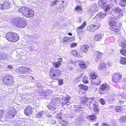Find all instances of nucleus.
Returning a JSON list of instances; mask_svg holds the SVG:
<instances>
[{
  "label": "nucleus",
  "instance_id": "obj_52",
  "mask_svg": "<svg viewBox=\"0 0 126 126\" xmlns=\"http://www.w3.org/2000/svg\"><path fill=\"white\" fill-rule=\"evenodd\" d=\"M61 113H59L57 114L56 116V118L57 119H61Z\"/></svg>",
  "mask_w": 126,
  "mask_h": 126
},
{
  "label": "nucleus",
  "instance_id": "obj_35",
  "mask_svg": "<svg viewBox=\"0 0 126 126\" xmlns=\"http://www.w3.org/2000/svg\"><path fill=\"white\" fill-rule=\"evenodd\" d=\"M79 86L82 89L85 90H87L88 89V86L84 84H80L79 85Z\"/></svg>",
  "mask_w": 126,
  "mask_h": 126
},
{
  "label": "nucleus",
  "instance_id": "obj_54",
  "mask_svg": "<svg viewBox=\"0 0 126 126\" xmlns=\"http://www.w3.org/2000/svg\"><path fill=\"white\" fill-rule=\"evenodd\" d=\"M93 98H87V102H89L90 103H92L93 102Z\"/></svg>",
  "mask_w": 126,
  "mask_h": 126
},
{
  "label": "nucleus",
  "instance_id": "obj_2",
  "mask_svg": "<svg viewBox=\"0 0 126 126\" xmlns=\"http://www.w3.org/2000/svg\"><path fill=\"white\" fill-rule=\"evenodd\" d=\"M6 37L9 41L12 42H16L19 39L18 34L13 32H10L6 34Z\"/></svg>",
  "mask_w": 126,
  "mask_h": 126
},
{
  "label": "nucleus",
  "instance_id": "obj_64",
  "mask_svg": "<svg viewBox=\"0 0 126 126\" xmlns=\"http://www.w3.org/2000/svg\"><path fill=\"white\" fill-rule=\"evenodd\" d=\"M123 82H126V78H124L122 80Z\"/></svg>",
  "mask_w": 126,
  "mask_h": 126
},
{
  "label": "nucleus",
  "instance_id": "obj_41",
  "mask_svg": "<svg viewBox=\"0 0 126 126\" xmlns=\"http://www.w3.org/2000/svg\"><path fill=\"white\" fill-rule=\"evenodd\" d=\"M87 98L85 97H84L82 98L81 102L82 103H85L87 102Z\"/></svg>",
  "mask_w": 126,
  "mask_h": 126
},
{
  "label": "nucleus",
  "instance_id": "obj_29",
  "mask_svg": "<svg viewBox=\"0 0 126 126\" xmlns=\"http://www.w3.org/2000/svg\"><path fill=\"white\" fill-rule=\"evenodd\" d=\"M119 62L121 64L126 65V58H121L120 59Z\"/></svg>",
  "mask_w": 126,
  "mask_h": 126
},
{
  "label": "nucleus",
  "instance_id": "obj_15",
  "mask_svg": "<svg viewBox=\"0 0 126 126\" xmlns=\"http://www.w3.org/2000/svg\"><path fill=\"white\" fill-rule=\"evenodd\" d=\"M16 114V111L14 110H9L8 113L6 114V116L8 118L11 119L14 117Z\"/></svg>",
  "mask_w": 126,
  "mask_h": 126
},
{
  "label": "nucleus",
  "instance_id": "obj_44",
  "mask_svg": "<svg viewBox=\"0 0 126 126\" xmlns=\"http://www.w3.org/2000/svg\"><path fill=\"white\" fill-rule=\"evenodd\" d=\"M67 98H67V97L66 98L67 99L66 100H64V102H63V104L67 105H68L70 104V103L69 102V99H70V97H68Z\"/></svg>",
  "mask_w": 126,
  "mask_h": 126
},
{
  "label": "nucleus",
  "instance_id": "obj_7",
  "mask_svg": "<svg viewBox=\"0 0 126 126\" xmlns=\"http://www.w3.org/2000/svg\"><path fill=\"white\" fill-rule=\"evenodd\" d=\"M112 80L115 83H118L121 80L122 75L120 73H115L112 77Z\"/></svg>",
  "mask_w": 126,
  "mask_h": 126
},
{
  "label": "nucleus",
  "instance_id": "obj_38",
  "mask_svg": "<svg viewBox=\"0 0 126 126\" xmlns=\"http://www.w3.org/2000/svg\"><path fill=\"white\" fill-rule=\"evenodd\" d=\"M61 100V99L60 97H56L53 98L52 100V102L54 103H56L58 101H60Z\"/></svg>",
  "mask_w": 126,
  "mask_h": 126
},
{
  "label": "nucleus",
  "instance_id": "obj_55",
  "mask_svg": "<svg viewBox=\"0 0 126 126\" xmlns=\"http://www.w3.org/2000/svg\"><path fill=\"white\" fill-rule=\"evenodd\" d=\"M75 38V37L74 36H73L72 37H69V39H68V42H70L71 41H73Z\"/></svg>",
  "mask_w": 126,
  "mask_h": 126
},
{
  "label": "nucleus",
  "instance_id": "obj_28",
  "mask_svg": "<svg viewBox=\"0 0 126 126\" xmlns=\"http://www.w3.org/2000/svg\"><path fill=\"white\" fill-rule=\"evenodd\" d=\"M61 62V61H59L57 62L55 61L54 62H52V65L55 67L58 68L61 65V63H60Z\"/></svg>",
  "mask_w": 126,
  "mask_h": 126
},
{
  "label": "nucleus",
  "instance_id": "obj_30",
  "mask_svg": "<svg viewBox=\"0 0 126 126\" xmlns=\"http://www.w3.org/2000/svg\"><path fill=\"white\" fill-rule=\"evenodd\" d=\"M119 4L121 7H123L126 6V0H120Z\"/></svg>",
  "mask_w": 126,
  "mask_h": 126
},
{
  "label": "nucleus",
  "instance_id": "obj_22",
  "mask_svg": "<svg viewBox=\"0 0 126 126\" xmlns=\"http://www.w3.org/2000/svg\"><path fill=\"white\" fill-rule=\"evenodd\" d=\"M113 6V5L111 4L106 6L104 9V11L105 12H107L108 11H109L110 12H111V11L112 9V8L111 7Z\"/></svg>",
  "mask_w": 126,
  "mask_h": 126
},
{
  "label": "nucleus",
  "instance_id": "obj_26",
  "mask_svg": "<svg viewBox=\"0 0 126 126\" xmlns=\"http://www.w3.org/2000/svg\"><path fill=\"white\" fill-rule=\"evenodd\" d=\"M119 45L121 47H123V48L124 47H126V42L125 41V40L123 39L122 40L120 41L119 43Z\"/></svg>",
  "mask_w": 126,
  "mask_h": 126
},
{
  "label": "nucleus",
  "instance_id": "obj_43",
  "mask_svg": "<svg viewBox=\"0 0 126 126\" xmlns=\"http://www.w3.org/2000/svg\"><path fill=\"white\" fill-rule=\"evenodd\" d=\"M86 25V22L85 21L84 22L83 24L81 25L78 28V29L79 30H80L84 28Z\"/></svg>",
  "mask_w": 126,
  "mask_h": 126
},
{
  "label": "nucleus",
  "instance_id": "obj_20",
  "mask_svg": "<svg viewBox=\"0 0 126 126\" xmlns=\"http://www.w3.org/2000/svg\"><path fill=\"white\" fill-rule=\"evenodd\" d=\"M94 38L95 41H99L102 39V36L101 34H98L94 35Z\"/></svg>",
  "mask_w": 126,
  "mask_h": 126
},
{
  "label": "nucleus",
  "instance_id": "obj_16",
  "mask_svg": "<svg viewBox=\"0 0 126 126\" xmlns=\"http://www.w3.org/2000/svg\"><path fill=\"white\" fill-rule=\"evenodd\" d=\"M32 109L31 106H28L25 110V114L29 116V115L32 114Z\"/></svg>",
  "mask_w": 126,
  "mask_h": 126
},
{
  "label": "nucleus",
  "instance_id": "obj_59",
  "mask_svg": "<svg viewBox=\"0 0 126 126\" xmlns=\"http://www.w3.org/2000/svg\"><path fill=\"white\" fill-rule=\"evenodd\" d=\"M68 39L69 37H65L63 39V40L66 42H68Z\"/></svg>",
  "mask_w": 126,
  "mask_h": 126
},
{
  "label": "nucleus",
  "instance_id": "obj_45",
  "mask_svg": "<svg viewBox=\"0 0 126 126\" xmlns=\"http://www.w3.org/2000/svg\"><path fill=\"white\" fill-rule=\"evenodd\" d=\"M46 94V95L47 96H48L49 95H51L52 94V91L49 90H46L45 91Z\"/></svg>",
  "mask_w": 126,
  "mask_h": 126
},
{
  "label": "nucleus",
  "instance_id": "obj_11",
  "mask_svg": "<svg viewBox=\"0 0 126 126\" xmlns=\"http://www.w3.org/2000/svg\"><path fill=\"white\" fill-rule=\"evenodd\" d=\"M90 74L91 78L93 79H97L98 80L97 82L96 81L95 84L97 85H99L100 84L101 80L99 79V77H97V75L96 73L95 72H92L90 73Z\"/></svg>",
  "mask_w": 126,
  "mask_h": 126
},
{
  "label": "nucleus",
  "instance_id": "obj_46",
  "mask_svg": "<svg viewBox=\"0 0 126 126\" xmlns=\"http://www.w3.org/2000/svg\"><path fill=\"white\" fill-rule=\"evenodd\" d=\"M106 64L104 63L100 64L98 68L99 69H101L105 68L106 67Z\"/></svg>",
  "mask_w": 126,
  "mask_h": 126
},
{
  "label": "nucleus",
  "instance_id": "obj_48",
  "mask_svg": "<svg viewBox=\"0 0 126 126\" xmlns=\"http://www.w3.org/2000/svg\"><path fill=\"white\" fill-rule=\"evenodd\" d=\"M36 86L39 89H42L43 88L42 86L41 85V84L40 83H36Z\"/></svg>",
  "mask_w": 126,
  "mask_h": 126
},
{
  "label": "nucleus",
  "instance_id": "obj_36",
  "mask_svg": "<svg viewBox=\"0 0 126 126\" xmlns=\"http://www.w3.org/2000/svg\"><path fill=\"white\" fill-rule=\"evenodd\" d=\"M98 5L100 6H101V7L103 8V7L102 6H103L105 5V4L106 3L104 2V1L100 0L98 1Z\"/></svg>",
  "mask_w": 126,
  "mask_h": 126
},
{
  "label": "nucleus",
  "instance_id": "obj_57",
  "mask_svg": "<svg viewBox=\"0 0 126 126\" xmlns=\"http://www.w3.org/2000/svg\"><path fill=\"white\" fill-rule=\"evenodd\" d=\"M61 124L63 125V126H65L67 124V123L64 121H61Z\"/></svg>",
  "mask_w": 126,
  "mask_h": 126
},
{
  "label": "nucleus",
  "instance_id": "obj_39",
  "mask_svg": "<svg viewBox=\"0 0 126 126\" xmlns=\"http://www.w3.org/2000/svg\"><path fill=\"white\" fill-rule=\"evenodd\" d=\"M58 2L57 0H55L51 1L50 4V6H51L56 5L58 4Z\"/></svg>",
  "mask_w": 126,
  "mask_h": 126
},
{
  "label": "nucleus",
  "instance_id": "obj_8",
  "mask_svg": "<svg viewBox=\"0 0 126 126\" xmlns=\"http://www.w3.org/2000/svg\"><path fill=\"white\" fill-rule=\"evenodd\" d=\"M109 85L108 84H103L100 87L99 93L100 94H104L110 88Z\"/></svg>",
  "mask_w": 126,
  "mask_h": 126
},
{
  "label": "nucleus",
  "instance_id": "obj_4",
  "mask_svg": "<svg viewBox=\"0 0 126 126\" xmlns=\"http://www.w3.org/2000/svg\"><path fill=\"white\" fill-rule=\"evenodd\" d=\"M50 77L54 79H58V76L60 75V71L58 69H56L53 68H51L49 72Z\"/></svg>",
  "mask_w": 126,
  "mask_h": 126
},
{
  "label": "nucleus",
  "instance_id": "obj_6",
  "mask_svg": "<svg viewBox=\"0 0 126 126\" xmlns=\"http://www.w3.org/2000/svg\"><path fill=\"white\" fill-rule=\"evenodd\" d=\"M3 83L6 85H9L14 82L12 77L10 75H7L3 78Z\"/></svg>",
  "mask_w": 126,
  "mask_h": 126
},
{
  "label": "nucleus",
  "instance_id": "obj_33",
  "mask_svg": "<svg viewBox=\"0 0 126 126\" xmlns=\"http://www.w3.org/2000/svg\"><path fill=\"white\" fill-rule=\"evenodd\" d=\"M39 92L40 93V95L42 97V98H45L46 96L45 91L43 90H38Z\"/></svg>",
  "mask_w": 126,
  "mask_h": 126
},
{
  "label": "nucleus",
  "instance_id": "obj_61",
  "mask_svg": "<svg viewBox=\"0 0 126 126\" xmlns=\"http://www.w3.org/2000/svg\"><path fill=\"white\" fill-rule=\"evenodd\" d=\"M42 114L41 113H39L38 115L36 116L37 118H40L42 116Z\"/></svg>",
  "mask_w": 126,
  "mask_h": 126
},
{
  "label": "nucleus",
  "instance_id": "obj_58",
  "mask_svg": "<svg viewBox=\"0 0 126 126\" xmlns=\"http://www.w3.org/2000/svg\"><path fill=\"white\" fill-rule=\"evenodd\" d=\"M4 113L3 111L2 110H0V121H1L0 118L2 117Z\"/></svg>",
  "mask_w": 126,
  "mask_h": 126
},
{
  "label": "nucleus",
  "instance_id": "obj_51",
  "mask_svg": "<svg viewBox=\"0 0 126 126\" xmlns=\"http://www.w3.org/2000/svg\"><path fill=\"white\" fill-rule=\"evenodd\" d=\"M21 121H15L14 122V125H15L18 126H20V124L21 123Z\"/></svg>",
  "mask_w": 126,
  "mask_h": 126
},
{
  "label": "nucleus",
  "instance_id": "obj_25",
  "mask_svg": "<svg viewBox=\"0 0 126 126\" xmlns=\"http://www.w3.org/2000/svg\"><path fill=\"white\" fill-rule=\"evenodd\" d=\"M7 57V55L3 53H0V60H6Z\"/></svg>",
  "mask_w": 126,
  "mask_h": 126
},
{
  "label": "nucleus",
  "instance_id": "obj_9",
  "mask_svg": "<svg viewBox=\"0 0 126 126\" xmlns=\"http://www.w3.org/2000/svg\"><path fill=\"white\" fill-rule=\"evenodd\" d=\"M87 13L90 15L92 16L93 14L98 11V8L96 5L90 7L87 9Z\"/></svg>",
  "mask_w": 126,
  "mask_h": 126
},
{
  "label": "nucleus",
  "instance_id": "obj_14",
  "mask_svg": "<svg viewBox=\"0 0 126 126\" xmlns=\"http://www.w3.org/2000/svg\"><path fill=\"white\" fill-rule=\"evenodd\" d=\"M105 16L104 13H100L97 14L94 17L92 18L93 21L95 22L97 21H99L100 20V19L103 18Z\"/></svg>",
  "mask_w": 126,
  "mask_h": 126
},
{
  "label": "nucleus",
  "instance_id": "obj_49",
  "mask_svg": "<svg viewBox=\"0 0 126 126\" xmlns=\"http://www.w3.org/2000/svg\"><path fill=\"white\" fill-rule=\"evenodd\" d=\"M75 10L78 12H81L82 11V9L81 8V7L78 6H77V7L76 8Z\"/></svg>",
  "mask_w": 126,
  "mask_h": 126
},
{
  "label": "nucleus",
  "instance_id": "obj_32",
  "mask_svg": "<svg viewBox=\"0 0 126 126\" xmlns=\"http://www.w3.org/2000/svg\"><path fill=\"white\" fill-rule=\"evenodd\" d=\"M115 110L118 112H122L124 109L122 107L120 106H117L115 107Z\"/></svg>",
  "mask_w": 126,
  "mask_h": 126
},
{
  "label": "nucleus",
  "instance_id": "obj_10",
  "mask_svg": "<svg viewBox=\"0 0 126 126\" xmlns=\"http://www.w3.org/2000/svg\"><path fill=\"white\" fill-rule=\"evenodd\" d=\"M31 69L27 67H22L17 70L18 74H26L30 73Z\"/></svg>",
  "mask_w": 126,
  "mask_h": 126
},
{
  "label": "nucleus",
  "instance_id": "obj_3",
  "mask_svg": "<svg viewBox=\"0 0 126 126\" xmlns=\"http://www.w3.org/2000/svg\"><path fill=\"white\" fill-rule=\"evenodd\" d=\"M50 77L54 79H58V76L60 75V71L58 69H56L53 68H51L49 72Z\"/></svg>",
  "mask_w": 126,
  "mask_h": 126
},
{
  "label": "nucleus",
  "instance_id": "obj_23",
  "mask_svg": "<svg viewBox=\"0 0 126 126\" xmlns=\"http://www.w3.org/2000/svg\"><path fill=\"white\" fill-rule=\"evenodd\" d=\"M116 20L114 19L113 17L110 19L109 23L111 26L116 25V22L115 21Z\"/></svg>",
  "mask_w": 126,
  "mask_h": 126
},
{
  "label": "nucleus",
  "instance_id": "obj_21",
  "mask_svg": "<svg viewBox=\"0 0 126 126\" xmlns=\"http://www.w3.org/2000/svg\"><path fill=\"white\" fill-rule=\"evenodd\" d=\"M110 28L112 31L116 32H118L120 30V29L119 27L117 26L116 25L111 26L110 27Z\"/></svg>",
  "mask_w": 126,
  "mask_h": 126
},
{
  "label": "nucleus",
  "instance_id": "obj_37",
  "mask_svg": "<svg viewBox=\"0 0 126 126\" xmlns=\"http://www.w3.org/2000/svg\"><path fill=\"white\" fill-rule=\"evenodd\" d=\"M73 53H74V56H75L78 57H81L78 51H77L76 50H74L73 51Z\"/></svg>",
  "mask_w": 126,
  "mask_h": 126
},
{
  "label": "nucleus",
  "instance_id": "obj_60",
  "mask_svg": "<svg viewBox=\"0 0 126 126\" xmlns=\"http://www.w3.org/2000/svg\"><path fill=\"white\" fill-rule=\"evenodd\" d=\"M77 44L76 43H73L71 44V47H74L77 45Z\"/></svg>",
  "mask_w": 126,
  "mask_h": 126
},
{
  "label": "nucleus",
  "instance_id": "obj_19",
  "mask_svg": "<svg viewBox=\"0 0 126 126\" xmlns=\"http://www.w3.org/2000/svg\"><path fill=\"white\" fill-rule=\"evenodd\" d=\"M93 106L94 107V110L96 113H98L99 111L98 105L97 102H94L93 104Z\"/></svg>",
  "mask_w": 126,
  "mask_h": 126
},
{
  "label": "nucleus",
  "instance_id": "obj_24",
  "mask_svg": "<svg viewBox=\"0 0 126 126\" xmlns=\"http://www.w3.org/2000/svg\"><path fill=\"white\" fill-rule=\"evenodd\" d=\"M87 118L90 121L94 120L96 118V116L95 114L90 115L87 117Z\"/></svg>",
  "mask_w": 126,
  "mask_h": 126
},
{
  "label": "nucleus",
  "instance_id": "obj_34",
  "mask_svg": "<svg viewBox=\"0 0 126 126\" xmlns=\"http://www.w3.org/2000/svg\"><path fill=\"white\" fill-rule=\"evenodd\" d=\"M119 121L123 123L126 122V116H123L121 117L119 119Z\"/></svg>",
  "mask_w": 126,
  "mask_h": 126
},
{
  "label": "nucleus",
  "instance_id": "obj_12",
  "mask_svg": "<svg viewBox=\"0 0 126 126\" xmlns=\"http://www.w3.org/2000/svg\"><path fill=\"white\" fill-rule=\"evenodd\" d=\"M100 24L99 23H95L94 24H92L90 25L89 26V29L88 30L91 31H94L98 29L100 27Z\"/></svg>",
  "mask_w": 126,
  "mask_h": 126
},
{
  "label": "nucleus",
  "instance_id": "obj_56",
  "mask_svg": "<svg viewBox=\"0 0 126 126\" xmlns=\"http://www.w3.org/2000/svg\"><path fill=\"white\" fill-rule=\"evenodd\" d=\"M63 79L58 80V84L59 85H61L63 83Z\"/></svg>",
  "mask_w": 126,
  "mask_h": 126
},
{
  "label": "nucleus",
  "instance_id": "obj_27",
  "mask_svg": "<svg viewBox=\"0 0 126 126\" xmlns=\"http://www.w3.org/2000/svg\"><path fill=\"white\" fill-rule=\"evenodd\" d=\"M79 66L81 68H84L86 67V64L82 60H78Z\"/></svg>",
  "mask_w": 126,
  "mask_h": 126
},
{
  "label": "nucleus",
  "instance_id": "obj_42",
  "mask_svg": "<svg viewBox=\"0 0 126 126\" xmlns=\"http://www.w3.org/2000/svg\"><path fill=\"white\" fill-rule=\"evenodd\" d=\"M82 80L84 83H87L88 82V78L86 76H84L83 77Z\"/></svg>",
  "mask_w": 126,
  "mask_h": 126
},
{
  "label": "nucleus",
  "instance_id": "obj_62",
  "mask_svg": "<svg viewBox=\"0 0 126 126\" xmlns=\"http://www.w3.org/2000/svg\"><path fill=\"white\" fill-rule=\"evenodd\" d=\"M102 126H110L109 124L105 123H103L102 124Z\"/></svg>",
  "mask_w": 126,
  "mask_h": 126
},
{
  "label": "nucleus",
  "instance_id": "obj_5",
  "mask_svg": "<svg viewBox=\"0 0 126 126\" xmlns=\"http://www.w3.org/2000/svg\"><path fill=\"white\" fill-rule=\"evenodd\" d=\"M15 20L17 21L16 26L18 28H23L26 25V22L23 18H17Z\"/></svg>",
  "mask_w": 126,
  "mask_h": 126
},
{
  "label": "nucleus",
  "instance_id": "obj_47",
  "mask_svg": "<svg viewBox=\"0 0 126 126\" xmlns=\"http://www.w3.org/2000/svg\"><path fill=\"white\" fill-rule=\"evenodd\" d=\"M47 107L49 109V110H50L53 111L55 110V107L51 105L47 106Z\"/></svg>",
  "mask_w": 126,
  "mask_h": 126
},
{
  "label": "nucleus",
  "instance_id": "obj_63",
  "mask_svg": "<svg viewBox=\"0 0 126 126\" xmlns=\"http://www.w3.org/2000/svg\"><path fill=\"white\" fill-rule=\"evenodd\" d=\"M119 102L121 104H123L124 102V101L122 100H119Z\"/></svg>",
  "mask_w": 126,
  "mask_h": 126
},
{
  "label": "nucleus",
  "instance_id": "obj_18",
  "mask_svg": "<svg viewBox=\"0 0 126 126\" xmlns=\"http://www.w3.org/2000/svg\"><path fill=\"white\" fill-rule=\"evenodd\" d=\"M89 48V46L88 45L85 44L81 47V49L82 51L86 53L87 52Z\"/></svg>",
  "mask_w": 126,
  "mask_h": 126
},
{
  "label": "nucleus",
  "instance_id": "obj_40",
  "mask_svg": "<svg viewBox=\"0 0 126 126\" xmlns=\"http://www.w3.org/2000/svg\"><path fill=\"white\" fill-rule=\"evenodd\" d=\"M120 53L123 55L126 56V47L122 49L120 51Z\"/></svg>",
  "mask_w": 126,
  "mask_h": 126
},
{
  "label": "nucleus",
  "instance_id": "obj_50",
  "mask_svg": "<svg viewBox=\"0 0 126 126\" xmlns=\"http://www.w3.org/2000/svg\"><path fill=\"white\" fill-rule=\"evenodd\" d=\"M100 103L102 105H104L105 103V100L103 98H101L99 100Z\"/></svg>",
  "mask_w": 126,
  "mask_h": 126
},
{
  "label": "nucleus",
  "instance_id": "obj_1",
  "mask_svg": "<svg viewBox=\"0 0 126 126\" xmlns=\"http://www.w3.org/2000/svg\"><path fill=\"white\" fill-rule=\"evenodd\" d=\"M18 12L21 13L22 16L27 17H32L34 16V12L32 9L24 7H21L18 10Z\"/></svg>",
  "mask_w": 126,
  "mask_h": 126
},
{
  "label": "nucleus",
  "instance_id": "obj_53",
  "mask_svg": "<svg viewBox=\"0 0 126 126\" xmlns=\"http://www.w3.org/2000/svg\"><path fill=\"white\" fill-rule=\"evenodd\" d=\"M32 37L33 39L38 40L39 38L37 34H35L34 35L32 36Z\"/></svg>",
  "mask_w": 126,
  "mask_h": 126
},
{
  "label": "nucleus",
  "instance_id": "obj_31",
  "mask_svg": "<svg viewBox=\"0 0 126 126\" xmlns=\"http://www.w3.org/2000/svg\"><path fill=\"white\" fill-rule=\"evenodd\" d=\"M114 11L115 13H119L122 11V9L118 6L115 7L114 9Z\"/></svg>",
  "mask_w": 126,
  "mask_h": 126
},
{
  "label": "nucleus",
  "instance_id": "obj_17",
  "mask_svg": "<svg viewBox=\"0 0 126 126\" xmlns=\"http://www.w3.org/2000/svg\"><path fill=\"white\" fill-rule=\"evenodd\" d=\"M10 3L8 2L5 1L3 4H0V9H6L8 8L10 6Z\"/></svg>",
  "mask_w": 126,
  "mask_h": 126
},
{
  "label": "nucleus",
  "instance_id": "obj_13",
  "mask_svg": "<svg viewBox=\"0 0 126 126\" xmlns=\"http://www.w3.org/2000/svg\"><path fill=\"white\" fill-rule=\"evenodd\" d=\"M94 60L97 62L102 56L103 53L99 51H95L94 54Z\"/></svg>",
  "mask_w": 126,
  "mask_h": 126
}]
</instances>
